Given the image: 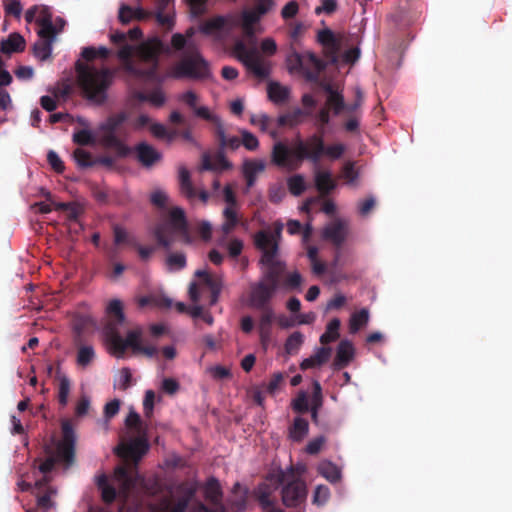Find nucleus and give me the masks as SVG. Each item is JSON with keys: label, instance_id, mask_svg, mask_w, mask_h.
I'll list each match as a JSON object with an SVG mask.
<instances>
[{"label": "nucleus", "instance_id": "obj_29", "mask_svg": "<svg viewBox=\"0 0 512 512\" xmlns=\"http://www.w3.org/2000/svg\"><path fill=\"white\" fill-rule=\"evenodd\" d=\"M25 49V40L18 33H12L0 45V51L4 54L22 52Z\"/></svg>", "mask_w": 512, "mask_h": 512}, {"label": "nucleus", "instance_id": "obj_6", "mask_svg": "<svg viewBox=\"0 0 512 512\" xmlns=\"http://www.w3.org/2000/svg\"><path fill=\"white\" fill-rule=\"evenodd\" d=\"M169 76L174 79L205 81L212 77L209 62L195 44H188L182 56L171 68Z\"/></svg>", "mask_w": 512, "mask_h": 512}, {"label": "nucleus", "instance_id": "obj_9", "mask_svg": "<svg viewBox=\"0 0 512 512\" xmlns=\"http://www.w3.org/2000/svg\"><path fill=\"white\" fill-rule=\"evenodd\" d=\"M291 480L288 479V475L284 472L278 474V483L283 485L281 495L282 502L286 507H297L302 504L307 496L306 484L299 478H294L293 474L290 475Z\"/></svg>", "mask_w": 512, "mask_h": 512}, {"label": "nucleus", "instance_id": "obj_48", "mask_svg": "<svg viewBox=\"0 0 512 512\" xmlns=\"http://www.w3.org/2000/svg\"><path fill=\"white\" fill-rule=\"evenodd\" d=\"M73 157L77 165L81 168H90L95 166V158L92 157V154L82 148H77L73 152Z\"/></svg>", "mask_w": 512, "mask_h": 512}, {"label": "nucleus", "instance_id": "obj_57", "mask_svg": "<svg viewBox=\"0 0 512 512\" xmlns=\"http://www.w3.org/2000/svg\"><path fill=\"white\" fill-rule=\"evenodd\" d=\"M167 265L171 269L181 270L186 266V257L183 253H172L167 257Z\"/></svg>", "mask_w": 512, "mask_h": 512}, {"label": "nucleus", "instance_id": "obj_5", "mask_svg": "<svg viewBox=\"0 0 512 512\" xmlns=\"http://www.w3.org/2000/svg\"><path fill=\"white\" fill-rule=\"evenodd\" d=\"M62 439L57 442L55 450L51 447H45L47 458L40 461L38 466L39 471L43 474L40 480H37L35 486L41 487L50 482V473L57 463H63L67 467L72 465L75 461V444L76 435L70 420H63L61 424Z\"/></svg>", "mask_w": 512, "mask_h": 512}, {"label": "nucleus", "instance_id": "obj_60", "mask_svg": "<svg viewBox=\"0 0 512 512\" xmlns=\"http://www.w3.org/2000/svg\"><path fill=\"white\" fill-rule=\"evenodd\" d=\"M47 161L55 172L62 173L64 171V163L55 151L50 150L48 152Z\"/></svg>", "mask_w": 512, "mask_h": 512}, {"label": "nucleus", "instance_id": "obj_54", "mask_svg": "<svg viewBox=\"0 0 512 512\" xmlns=\"http://www.w3.org/2000/svg\"><path fill=\"white\" fill-rule=\"evenodd\" d=\"M285 379V374L281 372L274 373L270 379V381L267 384H263V387L265 388L266 393L268 394H274L280 387V385L283 383Z\"/></svg>", "mask_w": 512, "mask_h": 512}, {"label": "nucleus", "instance_id": "obj_15", "mask_svg": "<svg viewBox=\"0 0 512 512\" xmlns=\"http://www.w3.org/2000/svg\"><path fill=\"white\" fill-rule=\"evenodd\" d=\"M238 25L239 19L237 15L231 14L227 16H215L204 22L200 27V31L206 35H210L225 27L233 28Z\"/></svg>", "mask_w": 512, "mask_h": 512}, {"label": "nucleus", "instance_id": "obj_2", "mask_svg": "<svg viewBox=\"0 0 512 512\" xmlns=\"http://www.w3.org/2000/svg\"><path fill=\"white\" fill-rule=\"evenodd\" d=\"M163 51V42L158 37H152L137 46L122 45L117 56L124 62V70L128 74L138 79L162 82L158 68L159 57Z\"/></svg>", "mask_w": 512, "mask_h": 512}, {"label": "nucleus", "instance_id": "obj_13", "mask_svg": "<svg viewBox=\"0 0 512 512\" xmlns=\"http://www.w3.org/2000/svg\"><path fill=\"white\" fill-rule=\"evenodd\" d=\"M179 187L180 192L188 199L193 200L196 197H199V199L206 203L209 199V193L205 190H201L199 193L196 192V189L194 188L190 172L185 166H180L179 170Z\"/></svg>", "mask_w": 512, "mask_h": 512}, {"label": "nucleus", "instance_id": "obj_49", "mask_svg": "<svg viewBox=\"0 0 512 512\" xmlns=\"http://www.w3.org/2000/svg\"><path fill=\"white\" fill-rule=\"evenodd\" d=\"M368 311L362 309L352 314L349 323V329L351 333L357 332L368 322Z\"/></svg>", "mask_w": 512, "mask_h": 512}, {"label": "nucleus", "instance_id": "obj_21", "mask_svg": "<svg viewBox=\"0 0 512 512\" xmlns=\"http://www.w3.org/2000/svg\"><path fill=\"white\" fill-rule=\"evenodd\" d=\"M212 124L215 126V136L217 138L219 149L224 152L225 149L236 150L241 145V139L237 136L228 137L225 133V129L221 119L218 117V121H214Z\"/></svg>", "mask_w": 512, "mask_h": 512}, {"label": "nucleus", "instance_id": "obj_16", "mask_svg": "<svg viewBox=\"0 0 512 512\" xmlns=\"http://www.w3.org/2000/svg\"><path fill=\"white\" fill-rule=\"evenodd\" d=\"M317 38L324 48L325 56L335 63L340 50V42L335 34L330 29H324L319 31Z\"/></svg>", "mask_w": 512, "mask_h": 512}, {"label": "nucleus", "instance_id": "obj_27", "mask_svg": "<svg viewBox=\"0 0 512 512\" xmlns=\"http://www.w3.org/2000/svg\"><path fill=\"white\" fill-rule=\"evenodd\" d=\"M128 114L124 111L110 115L100 126V131H108L127 136L128 133L121 130V126L127 121Z\"/></svg>", "mask_w": 512, "mask_h": 512}, {"label": "nucleus", "instance_id": "obj_61", "mask_svg": "<svg viewBox=\"0 0 512 512\" xmlns=\"http://www.w3.org/2000/svg\"><path fill=\"white\" fill-rule=\"evenodd\" d=\"M292 407L294 411L304 414L308 412V399L304 392H301L292 402Z\"/></svg>", "mask_w": 512, "mask_h": 512}, {"label": "nucleus", "instance_id": "obj_37", "mask_svg": "<svg viewBox=\"0 0 512 512\" xmlns=\"http://www.w3.org/2000/svg\"><path fill=\"white\" fill-rule=\"evenodd\" d=\"M304 115H305V112L302 109L296 108L291 112L280 115L277 120L278 126L293 127L302 122Z\"/></svg>", "mask_w": 512, "mask_h": 512}, {"label": "nucleus", "instance_id": "obj_63", "mask_svg": "<svg viewBox=\"0 0 512 512\" xmlns=\"http://www.w3.org/2000/svg\"><path fill=\"white\" fill-rule=\"evenodd\" d=\"M166 101V96L159 88L152 90L148 93V102L155 107H161Z\"/></svg>", "mask_w": 512, "mask_h": 512}, {"label": "nucleus", "instance_id": "obj_25", "mask_svg": "<svg viewBox=\"0 0 512 512\" xmlns=\"http://www.w3.org/2000/svg\"><path fill=\"white\" fill-rule=\"evenodd\" d=\"M314 180L316 189L322 196L330 194L336 188V182L330 171L316 170Z\"/></svg>", "mask_w": 512, "mask_h": 512}, {"label": "nucleus", "instance_id": "obj_39", "mask_svg": "<svg viewBox=\"0 0 512 512\" xmlns=\"http://www.w3.org/2000/svg\"><path fill=\"white\" fill-rule=\"evenodd\" d=\"M223 216L225 218V221L222 224L221 229L224 235H228L238 225L239 219L235 209L232 207H226L223 211Z\"/></svg>", "mask_w": 512, "mask_h": 512}, {"label": "nucleus", "instance_id": "obj_34", "mask_svg": "<svg viewBox=\"0 0 512 512\" xmlns=\"http://www.w3.org/2000/svg\"><path fill=\"white\" fill-rule=\"evenodd\" d=\"M318 472L331 483H337L341 479L340 469L330 461L322 462L318 466Z\"/></svg>", "mask_w": 512, "mask_h": 512}, {"label": "nucleus", "instance_id": "obj_35", "mask_svg": "<svg viewBox=\"0 0 512 512\" xmlns=\"http://www.w3.org/2000/svg\"><path fill=\"white\" fill-rule=\"evenodd\" d=\"M341 322L338 318H333L326 326V331L320 336V343L323 345H327L331 342L336 341L340 334Z\"/></svg>", "mask_w": 512, "mask_h": 512}, {"label": "nucleus", "instance_id": "obj_23", "mask_svg": "<svg viewBox=\"0 0 512 512\" xmlns=\"http://www.w3.org/2000/svg\"><path fill=\"white\" fill-rule=\"evenodd\" d=\"M354 356V347L348 340H342L338 344L336 356L333 361V367L335 370L346 367Z\"/></svg>", "mask_w": 512, "mask_h": 512}, {"label": "nucleus", "instance_id": "obj_8", "mask_svg": "<svg viewBox=\"0 0 512 512\" xmlns=\"http://www.w3.org/2000/svg\"><path fill=\"white\" fill-rule=\"evenodd\" d=\"M104 334L118 357L123 356L128 347L136 352L142 345L140 342L142 330L140 328L129 331L126 339H123L118 328L111 321L105 325Z\"/></svg>", "mask_w": 512, "mask_h": 512}, {"label": "nucleus", "instance_id": "obj_51", "mask_svg": "<svg viewBox=\"0 0 512 512\" xmlns=\"http://www.w3.org/2000/svg\"><path fill=\"white\" fill-rule=\"evenodd\" d=\"M405 43L404 41L399 42L396 47H394L389 52V61L392 67L398 68L401 65V61L405 51Z\"/></svg>", "mask_w": 512, "mask_h": 512}, {"label": "nucleus", "instance_id": "obj_4", "mask_svg": "<svg viewBox=\"0 0 512 512\" xmlns=\"http://www.w3.org/2000/svg\"><path fill=\"white\" fill-rule=\"evenodd\" d=\"M74 67L82 97L97 106L105 104L114 81L113 70L104 66L96 67L82 60H77Z\"/></svg>", "mask_w": 512, "mask_h": 512}, {"label": "nucleus", "instance_id": "obj_11", "mask_svg": "<svg viewBox=\"0 0 512 512\" xmlns=\"http://www.w3.org/2000/svg\"><path fill=\"white\" fill-rule=\"evenodd\" d=\"M349 234V222L344 219H336L326 225L322 231V237L340 248Z\"/></svg>", "mask_w": 512, "mask_h": 512}, {"label": "nucleus", "instance_id": "obj_17", "mask_svg": "<svg viewBox=\"0 0 512 512\" xmlns=\"http://www.w3.org/2000/svg\"><path fill=\"white\" fill-rule=\"evenodd\" d=\"M231 168L232 163L226 159L224 152L220 149L213 158L208 153L202 155L201 171L216 172L229 170Z\"/></svg>", "mask_w": 512, "mask_h": 512}, {"label": "nucleus", "instance_id": "obj_53", "mask_svg": "<svg viewBox=\"0 0 512 512\" xmlns=\"http://www.w3.org/2000/svg\"><path fill=\"white\" fill-rule=\"evenodd\" d=\"M38 25L40 26V30L38 31V35L40 37L39 40L51 41V43H52L55 35L58 33L54 24L48 23L46 21L45 24H38Z\"/></svg>", "mask_w": 512, "mask_h": 512}, {"label": "nucleus", "instance_id": "obj_47", "mask_svg": "<svg viewBox=\"0 0 512 512\" xmlns=\"http://www.w3.org/2000/svg\"><path fill=\"white\" fill-rule=\"evenodd\" d=\"M256 499L263 510L274 506V501L271 499V491L266 484L260 485L255 492Z\"/></svg>", "mask_w": 512, "mask_h": 512}, {"label": "nucleus", "instance_id": "obj_19", "mask_svg": "<svg viewBox=\"0 0 512 512\" xmlns=\"http://www.w3.org/2000/svg\"><path fill=\"white\" fill-rule=\"evenodd\" d=\"M304 76L309 81H317L319 74L326 68V63L313 52L304 53Z\"/></svg>", "mask_w": 512, "mask_h": 512}, {"label": "nucleus", "instance_id": "obj_62", "mask_svg": "<svg viewBox=\"0 0 512 512\" xmlns=\"http://www.w3.org/2000/svg\"><path fill=\"white\" fill-rule=\"evenodd\" d=\"M342 177L348 184H353L358 178V172L355 169L354 163H346L342 169Z\"/></svg>", "mask_w": 512, "mask_h": 512}, {"label": "nucleus", "instance_id": "obj_31", "mask_svg": "<svg viewBox=\"0 0 512 512\" xmlns=\"http://www.w3.org/2000/svg\"><path fill=\"white\" fill-rule=\"evenodd\" d=\"M357 106V103L353 106H347L342 93L339 92L337 94H333L331 97H327L326 105L324 107H328L329 111H332L334 115H339L344 110L352 112L357 108Z\"/></svg>", "mask_w": 512, "mask_h": 512}, {"label": "nucleus", "instance_id": "obj_30", "mask_svg": "<svg viewBox=\"0 0 512 512\" xmlns=\"http://www.w3.org/2000/svg\"><path fill=\"white\" fill-rule=\"evenodd\" d=\"M37 489V506L47 512L52 506L51 497L56 494V490L49 486V483L41 487L35 486Z\"/></svg>", "mask_w": 512, "mask_h": 512}, {"label": "nucleus", "instance_id": "obj_41", "mask_svg": "<svg viewBox=\"0 0 512 512\" xmlns=\"http://www.w3.org/2000/svg\"><path fill=\"white\" fill-rule=\"evenodd\" d=\"M58 402L62 407H65L68 403V397L71 389V382L66 375L58 373Z\"/></svg>", "mask_w": 512, "mask_h": 512}, {"label": "nucleus", "instance_id": "obj_56", "mask_svg": "<svg viewBox=\"0 0 512 512\" xmlns=\"http://www.w3.org/2000/svg\"><path fill=\"white\" fill-rule=\"evenodd\" d=\"M330 497V490L325 485H318L313 495V503L317 505L325 504Z\"/></svg>", "mask_w": 512, "mask_h": 512}, {"label": "nucleus", "instance_id": "obj_36", "mask_svg": "<svg viewBox=\"0 0 512 512\" xmlns=\"http://www.w3.org/2000/svg\"><path fill=\"white\" fill-rule=\"evenodd\" d=\"M96 353L91 345H81L77 350L76 363L78 366L85 368L89 366L95 359Z\"/></svg>", "mask_w": 512, "mask_h": 512}, {"label": "nucleus", "instance_id": "obj_58", "mask_svg": "<svg viewBox=\"0 0 512 512\" xmlns=\"http://www.w3.org/2000/svg\"><path fill=\"white\" fill-rule=\"evenodd\" d=\"M73 141L78 145H91L94 143V138L89 130L82 129L74 133Z\"/></svg>", "mask_w": 512, "mask_h": 512}, {"label": "nucleus", "instance_id": "obj_64", "mask_svg": "<svg viewBox=\"0 0 512 512\" xmlns=\"http://www.w3.org/2000/svg\"><path fill=\"white\" fill-rule=\"evenodd\" d=\"M191 512H226V508L225 506L220 505H212V507H208L202 502H197L192 506Z\"/></svg>", "mask_w": 512, "mask_h": 512}, {"label": "nucleus", "instance_id": "obj_44", "mask_svg": "<svg viewBox=\"0 0 512 512\" xmlns=\"http://www.w3.org/2000/svg\"><path fill=\"white\" fill-rule=\"evenodd\" d=\"M242 28L247 36L254 34L253 25L260 20V17L253 10H244L241 14Z\"/></svg>", "mask_w": 512, "mask_h": 512}, {"label": "nucleus", "instance_id": "obj_42", "mask_svg": "<svg viewBox=\"0 0 512 512\" xmlns=\"http://www.w3.org/2000/svg\"><path fill=\"white\" fill-rule=\"evenodd\" d=\"M304 342V335L299 332H293L287 339L284 344L285 352L289 355L296 354L301 348Z\"/></svg>", "mask_w": 512, "mask_h": 512}, {"label": "nucleus", "instance_id": "obj_52", "mask_svg": "<svg viewBox=\"0 0 512 512\" xmlns=\"http://www.w3.org/2000/svg\"><path fill=\"white\" fill-rule=\"evenodd\" d=\"M345 152V146L341 143L331 144V145H325L324 144V151H323V157L326 156L331 160H336L342 157V155Z\"/></svg>", "mask_w": 512, "mask_h": 512}, {"label": "nucleus", "instance_id": "obj_22", "mask_svg": "<svg viewBox=\"0 0 512 512\" xmlns=\"http://www.w3.org/2000/svg\"><path fill=\"white\" fill-rule=\"evenodd\" d=\"M266 165L263 160H246L243 163L242 173L246 181V189H251L257 180V174L265 170Z\"/></svg>", "mask_w": 512, "mask_h": 512}, {"label": "nucleus", "instance_id": "obj_38", "mask_svg": "<svg viewBox=\"0 0 512 512\" xmlns=\"http://www.w3.org/2000/svg\"><path fill=\"white\" fill-rule=\"evenodd\" d=\"M195 492L193 487L186 488L184 495L173 506L167 507L164 512H186Z\"/></svg>", "mask_w": 512, "mask_h": 512}, {"label": "nucleus", "instance_id": "obj_20", "mask_svg": "<svg viewBox=\"0 0 512 512\" xmlns=\"http://www.w3.org/2000/svg\"><path fill=\"white\" fill-rule=\"evenodd\" d=\"M274 311L273 309H265L262 312L260 320H259V337L261 345L264 349H267L272 335V323L274 321Z\"/></svg>", "mask_w": 512, "mask_h": 512}, {"label": "nucleus", "instance_id": "obj_12", "mask_svg": "<svg viewBox=\"0 0 512 512\" xmlns=\"http://www.w3.org/2000/svg\"><path fill=\"white\" fill-rule=\"evenodd\" d=\"M149 450L148 441L145 438L138 437L131 440L128 444L116 448L118 456L130 459L137 463Z\"/></svg>", "mask_w": 512, "mask_h": 512}, {"label": "nucleus", "instance_id": "obj_59", "mask_svg": "<svg viewBox=\"0 0 512 512\" xmlns=\"http://www.w3.org/2000/svg\"><path fill=\"white\" fill-rule=\"evenodd\" d=\"M269 200L272 203H279L286 195L285 188L281 184H275L269 188Z\"/></svg>", "mask_w": 512, "mask_h": 512}, {"label": "nucleus", "instance_id": "obj_43", "mask_svg": "<svg viewBox=\"0 0 512 512\" xmlns=\"http://www.w3.org/2000/svg\"><path fill=\"white\" fill-rule=\"evenodd\" d=\"M309 429L308 421L304 418L297 417L294 419L290 434L293 440L300 441L307 435Z\"/></svg>", "mask_w": 512, "mask_h": 512}, {"label": "nucleus", "instance_id": "obj_45", "mask_svg": "<svg viewBox=\"0 0 512 512\" xmlns=\"http://www.w3.org/2000/svg\"><path fill=\"white\" fill-rule=\"evenodd\" d=\"M289 192L294 196H300L306 190V183L301 174H296L287 179Z\"/></svg>", "mask_w": 512, "mask_h": 512}, {"label": "nucleus", "instance_id": "obj_46", "mask_svg": "<svg viewBox=\"0 0 512 512\" xmlns=\"http://www.w3.org/2000/svg\"><path fill=\"white\" fill-rule=\"evenodd\" d=\"M52 53V43L51 41H43L38 40L33 45V54L40 61H45L50 58Z\"/></svg>", "mask_w": 512, "mask_h": 512}, {"label": "nucleus", "instance_id": "obj_28", "mask_svg": "<svg viewBox=\"0 0 512 512\" xmlns=\"http://www.w3.org/2000/svg\"><path fill=\"white\" fill-rule=\"evenodd\" d=\"M205 499L211 505H220L224 506L222 502L223 492L220 486L219 481L216 478H210L205 486L204 490Z\"/></svg>", "mask_w": 512, "mask_h": 512}, {"label": "nucleus", "instance_id": "obj_7", "mask_svg": "<svg viewBox=\"0 0 512 512\" xmlns=\"http://www.w3.org/2000/svg\"><path fill=\"white\" fill-rule=\"evenodd\" d=\"M173 232L178 233L185 244L193 242L185 211L180 207L170 210L168 222L157 225L154 229V236L160 246L170 249L174 242Z\"/></svg>", "mask_w": 512, "mask_h": 512}, {"label": "nucleus", "instance_id": "obj_18", "mask_svg": "<svg viewBox=\"0 0 512 512\" xmlns=\"http://www.w3.org/2000/svg\"><path fill=\"white\" fill-rule=\"evenodd\" d=\"M137 160L144 167H151L161 159V154L150 144L140 142L135 146Z\"/></svg>", "mask_w": 512, "mask_h": 512}, {"label": "nucleus", "instance_id": "obj_26", "mask_svg": "<svg viewBox=\"0 0 512 512\" xmlns=\"http://www.w3.org/2000/svg\"><path fill=\"white\" fill-rule=\"evenodd\" d=\"M331 353H332V349L330 347L318 348L312 356L304 359L301 362L300 369L307 370V369L322 366L329 360Z\"/></svg>", "mask_w": 512, "mask_h": 512}, {"label": "nucleus", "instance_id": "obj_40", "mask_svg": "<svg viewBox=\"0 0 512 512\" xmlns=\"http://www.w3.org/2000/svg\"><path fill=\"white\" fill-rule=\"evenodd\" d=\"M286 64H287L288 70L290 72L302 71L304 73V67H305L304 54H301L295 50L291 51L287 55Z\"/></svg>", "mask_w": 512, "mask_h": 512}, {"label": "nucleus", "instance_id": "obj_10", "mask_svg": "<svg viewBox=\"0 0 512 512\" xmlns=\"http://www.w3.org/2000/svg\"><path fill=\"white\" fill-rule=\"evenodd\" d=\"M239 59L255 76L263 79L269 75V68L262 63L254 49H249L243 42L235 45Z\"/></svg>", "mask_w": 512, "mask_h": 512}, {"label": "nucleus", "instance_id": "obj_3", "mask_svg": "<svg viewBox=\"0 0 512 512\" xmlns=\"http://www.w3.org/2000/svg\"><path fill=\"white\" fill-rule=\"evenodd\" d=\"M323 151L324 133H314L304 140H296L292 150L283 142L275 143L271 152V162L277 167L293 171L305 160L318 165L323 158Z\"/></svg>", "mask_w": 512, "mask_h": 512}, {"label": "nucleus", "instance_id": "obj_32", "mask_svg": "<svg viewBox=\"0 0 512 512\" xmlns=\"http://www.w3.org/2000/svg\"><path fill=\"white\" fill-rule=\"evenodd\" d=\"M267 93L273 103L282 104L288 100L290 91L287 87L282 86L278 82H270L268 84Z\"/></svg>", "mask_w": 512, "mask_h": 512}, {"label": "nucleus", "instance_id": "obj_50", "mask_svg": "<svg viewBox=\"0 0 512 512\" xmlns=\"http://www.w3.org/2000/svg\"><path fill=\"white\" fill-rule=\"evenodd\" d=\"M302 276L299 272L294 271L289 273L284 278L283 282L281 281V285L287 290H299L302 284Z\"/></svg>", "mask_w": 512, "mask_h": 512}, {"label": "nucleus", "instance_id": "obj_55", "mask_svg": "<svg viewBox=\"0 0 512 512\" xmlns=\"http://www.w3.org/2000/svg\"><path fill=\"white\" fill-rule=\"evenodd\" d=\"M242 139L241 144L249 151H254L259 146V141L257 137L249 131L242 130L241 131Z\"/></svg>", "mask_w": 512, "mask_h": 512}, {"label": "nucleus", "instance_id": "obj_14", "mask_svg": "<svg viewBox=\"0 0 512 512\" xmlns=\"http://www.w3.org/2000/svg\"><path fill=\"white\" fill-rule=\"evenodd\" d=\"M178 100L187 105L189 108H191L197 117L202 118L211 123H213L214 121H218V116L212 114L207 107L197 106L199 97L194 91L188 90L180 94L178 96Z\"/></svg>", "mask_w": 512, "mask_h": 512}, {"label": "nucleus", "instance_id": "obj_1", "mask_svg": "<svg viewBox=\"0 0 512 512\" xmlns=\"http://www.w3.org/2000/svg\"><path fill=\"white\" fill-rule=\"evenodd\" d=\"M280 230L274 233L261 230L255 234V246L262 251L260 263L266 268L258 282L251 284L249 301L253 308L261 310L272 309L270 301L281 287L286 264L276 259L278 253V238Z\"/></svg>", "mask_w": 512, "mask_h": 512}, {"label": "nucleus", "instance_id": "obj_24", "mask_svg": "<svg viewBox=\"0 0 512 512\" xmlns=\"http://www.w3.org/2000/svg\"><path fill=\"white\" fill-rule=\"evenodd\" d=\"M102 137L101 142L102 144L109 149H113L118 156L125 157L129 154L130 149L129 147L121 140L120 134L112 133L108 131H101Z\"/></svg>", "mask_w": 512, "mask_h": 512}, {"label": "nucleus", "instance_id": "obj_33", "mask_svg": "<svg viewBox=\"0 0 512 512\" xmlns=\"http://www.w3.org/2000/svg\"><path fill=\"white\" fill-rule=\"evenodd\" d=\"M107 314L109 315V319L106 324L113 321V323L118 328V326L123 324L125 321L123 305L122 302L118 299H114L109 302L107 306Z\"/></svg>", "mask_w": 512, "mask_h": 512}]
</instances>
